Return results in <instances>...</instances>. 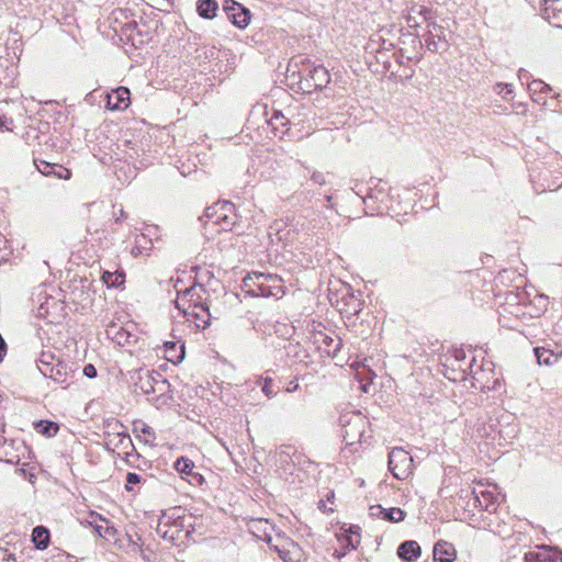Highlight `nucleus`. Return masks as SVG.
Here are the masks:
<instances>
[{"instance_id":"1","label":"nucleus","mask_w":562,"mask_h":562,"mask_svg":"<svg viewBox=\"0 0 562 562\" xmlns=\"http://www.w3.org/2000/svg\"><path fill=\"white\" fill-rule=\"evenodd\" d=\"M194 517L186 514L180 507L164 513L157 526V533L173 544L183 542L194 531Z\"/></svg>"},{"instance_id":"2","label":"nucleus","mask_w":562,"mask_h":562,"mask_svg":"<svg viewBox=\"0 0 562 562\" xmlns=\"http://www.w3.org/2000/svg\"><path fill=\"white\" fill-rule=\"evenodd\" d=\"M241 290L251 296L282 297L284 295L283 280L276 274L254 272L243 280Z\"/></svg>"},{"instance_id":"3","label":"nucleus","mask_w":562,"mask_h":562,"mask_svg":"<svg viewBox=\"0 0 562 562\" xmlns=\"http://www.w3.org/2000/svg\"><path fill=\"white\" fill-rule=\"evenodd\" d=\"M328 300L341 316H357L360 313L359 300L351 293L350 285L340 280L329 282Z\"/></svg>"},{"instance_id":"4","label":"nucleus","mask_w":562,"mask_h":562,"mask_svg":"<svg viewBox=\"0 0 562 562\" xmlns=\"http://www.w3.org/2000/svg\"><path fill=\"white\" fill-rule=\"evenodd\" d=\"M202 292L203 288L196 284L182 292L178 291L175 304L183 316H200V312H206L211 316L207 303L202 300Z\"/></svg>"},{"instance_id":"5","label":"nucleus","mask_w":562,"mask_h":562,"mask_svg":"<svg viewBox=\"0 0 562 562\" xmlns=\"http://www.w3.org/2000/svg\"><path fill=\"white\" fill-rule=\"evenodd\" d=\"M204 217L207 220L206 225L212 224L225 232L232 231L238 220L235 205L229 201L217 202L207 207Z\"/></svg>"},{"instance_id":"6","label":"nucleus","mask_w":562,"mask_h":562,"mask_svg":"<svg viewBox=\"0 0 562 562\" xmlns=\"http://www.w3.org/2000/svg\"><path fill=\"white\" fill-rule=\"evenodd\" d=\"M31 301L33 303L32 312L35 316H66L68 314L65 311L66 306L64 302L49 295L44 284H41L33 290Z\"/></svg>"},{"instance_id":"7","label":"nucleus","mask_w":562,"mask_h":562,"mask_svg":"<svg viewBox=\"0 0 562 562\" xmlns=\"http://www.w3.org/2000/svg\"><path fill=\"white\" fill-rule=\"evenodd\" d=\"M341 437L346 445L361 443L368 426V419L361 414L349 412L340 415Z\"/></svg>"},{"instance_id":"8","label":"nucleus","mask_w":562,"mask_h":562,"mask_svg":"<svg viewBox=\"0 0 562 562\" xmlns=\"http://www.w3.org/2000/svg\"><path fill=\"white\" fill-rule=\"evenodd\" d=\"M389 470L397 480H406L413 473V458L403 448L396 447L389 453Z\"/></svg>"},{"instance_id":"9","label":"nucleus","mask_w":562,"mask_h":562,"mask_svg":"<svg viewBox=\"0 0 562 562\" xmlns=\"http://www.w3.org/2000/svg\"><path fill=\"white\" fill-rule=\"evenodd\" d=\"M269 547L278 553L283 562H300L301 560L302 549L300 546L282 532L276 535Z\"/></svg>"},{"instance_id":"10","label":"nucleus","mask_w":562,"mask_h":562,"mask_svg":"<svg viewBox=\"0 0 562 562\" xmlns=\"http://www.w3.org/2000/svg\"><path fill=\"white\" fill-rule=\"evenodd\" d=\"M330 81L328 70L322 66H312L308 68L307 74L301 80L302 89L311 92L312 90H321L325 88Z\"/></svg>"},{"instance_id":"11","label":"nucleus","mask_w":562,"mask_h":562,"mask_svg":"<svg viewBox=\"0 0 562 562\" xmlns=\"http://www.w3.org/2000/svg\"><path fill=\"white\" fill-rule=\"evenodd\" d=\"M170 387L167 379L161 373L155 370H148L147 374L143 376L139 391L145 395L159 394L164 395Z\"/></svg>"},{"instance_id":"12","label":"nucleus","mask_w":562,"mask_h":562,"mask_svg":"<svg viewBox=\"0 0 562 562\" xmlns=\"http://www.w3.org/2000/svg\"><path fill=\"white\" fill-rule=\"evenodd\" d=\"M428 27L429 30L427 34L424 35L427 49L432 53L446 50L448 48V42L446 40L443 27L438 25L436 22L429 23Z\"/></svg>"},{"instance_id":"13","label":"nucleus","mask_w":562,"mask_h":562,"mask_svg":"<svg viewBox=\"0 0 562 562\" xmlns=\"http://www.w3.org/2000/svg\"><path fill=\"white\" fill-rule=\"evenodd\" d=\"M224 11L227 19L239 29H245L250 22L249 10L234 0L226 1Z\"/></svg>"},{"instance_id":"14","label":"nucleus","mask_w":562,"mask_h":562,"mask_svg":"<svg viewBox=\"0 0 562 562\" xmlns=\"http://www.w3.org/2000/svg\"><path fill=\"white\" fill-rule=\"evenodd\" d=\"M405 19L408 27L411 29H417L422 22H427L428 24L435 22L432 11L427 7L419 4L413 5L408 10Z\"/></svg>"},{"instance_id":"15","label":"nucleus","mask_w":562,"mask_h":562,"mask_svg":"<svg viewBox=\"0 0 562 562\" xmlns=\"http://www.w3.org/2000/svg\"><path fill=\"white\" fill-rule=\"evenodd\" d=\"M130 90L119 87L106 93V108L109 110H125L130 105Z\"/></svg>"},{"instance_id":"16","label":"nucleus","mask_w":562,"mask_h":562,"mask_svg":"<svg viewBox=\"0 0 562 562\" xmlns=\"http://www.w3.org/2000/svg\"><path fill=\"white\" fill-rule=\"evenodd\" d=\"M249 531L258 539L270 544L274 537L271 532L274 530V527L263 518H255L248 522Z\"/></svg>"},{"instance_id":"17","label":"nucleus","mask_w":562,"mask_h":562,"mask_svg":"<svg viewBox=\"0 0 562 562\" xmlns=\"http://www.w3.org/2000/svg\"><path fill=\"white\" fill-rule=\"evenodd\" d=\"M41 373L59 384H68V380L71 376V370L68 364L60 360H57L50 367H44Z\"/></svg>"},{"instance_id":"18","label":"nucleus","mask_w":562,"mask_h":562,"mask_svg":"<svg viewBox=\"0 0 562 562\" xmlns=\"http://www.w3.org/2000/svg\"><path fill=\"white\" fill-rule=\"evenodd\" d=\"M194 467L195 465L193 461L186 457H181L177 459V461L175 462V469L179 473L188 475L190 477L189 482L191 484L202 485L204 482V477L200 473L193 471Z\"/></svg>"},{"instance_id":"19","label":"nucleus","mask_w":562,"mask_h":562,"mask_svg":"<svg viewBox=\"0 0 562 562\" xmlns=\"http://www.w3.org/2000/svg\"><path fill=\"white\" fill-rule=\"evenodd\" d=\"M315 342L319 345V348L324 347V352L335 358L340 350L341 340L337 336H329L325 333H317L314 335Z\"/></svg>"},{"instance_id":"20","label":"nucleus","mask_w":562,"mask_h":562,"mask_svg":"<svg viewBox=\"0 0 562 562\" xmlns=\"http://www.w3.org/2000/svg\"><path fill=\"white\" fill-rule=\"evenodd\" d=\"M326 218L323 216L321 212H311V217L305 216L304 220L297 225H300V231L306 235H315L318 231L325 225Z\"/></svg>"},{"instance_id":"21","label":"nucleus","mask_w":562,"mask_h":562,"mask_svg":"<svg viewBox=\"0 0 562 562\" xmlns=\"http://www.w3.org/2000/svg\"><path fill=\"white\" fill-rule=\"evenodd\" d=\"M432 555L435 562H454L457 558V551L452 543L439 540L434 546Z\"/></svg>"},{"instance_id":"22","label":"nucleus","mask_w":562,"mask_h":562,"mask_svg":"<svg viewBox=\"0 0 562 562\" xmlns=\"http://www.w3.org/2000/svg\"><path fill=\"white\" fill-rule=\"evenodd\" d=\"M37 170L44 176H55L59 179H69L71 172L69 169L58 164H50L44 160L35 161Z\"/></svg>"},{"instance_id":"23","label":"nucleus","mask_w":562,"mask_h":562,"mask_svg":"<svg viewBox=\"0 0 562 562\" xmlns=\"http://www.w3.org/2000/svg\"><path fill=\"white\" fill-rule=\"evenodd\" d=\"M420 546L414 540L402 542L397 548V555L406 562H414L420 557Z\"/></svg>"},{"instance_id":"24","label":"nucleus","mask_w":562,"mask_h":562,"mask_svg":"<svg viewBox=\"0 0 562 562\" xmlns=\"http://www.w3.org/2000/svg\"><path fill=\"white\" fill-rule=\"evenodd\" d=\"M124 327V338H122L121 346H134L138 344L140 338V331L137 328V325L132 319L123 321Z\"/></svg>"},{"instance_id":"25","label":"nucleus","mask_w":562,"mask_h":562,"mask_svg":"<svg viewBox=\"0 0 562 562\" xmlns=\"http://www.w3.org/2000/svg\"><path fill=\"white\" fill-rule=\"evenodd\" d=\"M106 329V336L112 341H114L117 345H122V338H124V327H123V318H115L112 319L109 324L105 325Z\"/></svg>"},{"instance_id":"26","label":"nucleus","mask_w":562,"mask_h":562,"mask_svg":"<svg viewBox=\"0 0 562 562\" xmlns=\"http://www.w3.org/2000/svg\"><path fill=\"white\" fill-rule=\"evenodd\" d=\"M533 352L540 366H552L557 363L561 357V352L555 353L552 350L547 349L544 347H536L533 349Z\"/></svg>"},{"instance_id":"27","label":"nucleus","mask_w":562,"mask_h":562,"mask_svg":"<svg viewBox=\"0 0 562 562\" xmlns=\"http://www.w3.org/2000/svg\"><path fill=\"white\" fill-rule=\"evenodd\" d=\"M50 539L49 530L44 526H36L32 531V541L36 549L44 550L48 547Z\"/></svg>"},{"instance_id":"28","label":"nucleus","mask_w":562,"mask_h":562,"mask_svg":"<svg viewBox=\"0 0 562 562\" xmlns=\"http://www.w3.org/2000/svg\"><path fill=\"white\" fill-rule=\"evenodd\" d=\"M218 9L215 0H199L196 3V11L203 19H213L216 15Z\"/></svg>"},{"instance_id":"29","label":"nucleus","mask_w":562,"mask_h":562,"mask_svg":"<svg viewBox=\"0 0 562 562\" xmlns=\"http://www.w3.org/2000/svg\"><path fill=\"white\" fill-rule=\"evenodd\" d=\"M475 503L486 512L494 513L496 510V498L490 491H482L480 495L476 494Z\"/></svg>"},{"instance_id":"30","label":"nucleus","mask_w":562,"mask_h":562,"mask_svg":"<svg viewBox=\"0 0 562 562\" xmlns=\"http://www.w3.org/2000/svg\"><path fill=\"white\" fill-rule=\"evenodd\" d=\"M102 281L109 288H117L124 283L125 273L122 270L121 271L117 270L115 272L104 271L102 274Z\"/></svg>"},{"instance_id":"31","label":"nucleus","mask_w":562,"mask_h":562,"mask_svg":"<svg viewBox=\"0 0 562 562\" xmlns=\"http://www.w3.org/2000/svg\"><path fill=\"white\" fill-rule=\"evenodd\" d=\"M35 430L38 434L49 438L54 437L58 432L59 426L55 422L40 420L38 423L35 424Z\"/></svg>"},{"instance_id":"32","label":"nucleus","mask_w":562,"mask_h":562,"mask_svg":"<svg viewBox=\"0 0 562 562\" xmlns=\"http://www.w3.org/2000/svg\"><path fill=\"white\" fill-rule=\"evenodd\" d=\"M406 513L398 507L384 508L383 520L389 522H401L405 519Z\"/></svg>"},{"instance_id":"33","label":"nucleus","mask_w":562,"mask_h":562,"mask_svg":"<svg viewBox=\"0 0 562 562\" xmlns=\"http://www.w3.org/2000/svg\"><path fill=\"white\" fill-rule=\"evenodd\" d=\"M361 541L360 527L351 526L346 536V547L356 550Z\"/></svg>"},{"instance_id":"34","label":"nucleus","mask_w":562,"mask_h":562,"mask_svg":"<svg viewBox=\"0 0 562 562\" xmlns=\"http://www.w3.org/2000/svg\"><path fill=\"white\" fill-rule=\"evenodd\" d=\"M528 89L532 95L542 93L547 94L552 90V88L548 83L543 82L540 79L528 82Z\"/></svg>"},{"instance_id":"35","label":"nucleus","mask_w":562,"mask_h":562,"mask_svg":"<svg viewBox=\"0 0 562 562\" xmlns=\"http://www.w3.org/2000/svg\"><path fill=\"white\" fill-rule=\"evenodd\" d=\"M147 371L148 370L145 369L130 370L127 372V381L132 383L136 390H138L140 383L143 382V376L147 374Z\"/></svg>"},{"instance_id":"36","label":"nucleus","mask_w":562,"mask_h":562,"mask_svg":"<svg viewBox=\"0 0 562 562\" xmlns=\"http://www.w3.org/2000/svg\"><path fill=\"white\" fill-rule=\"evenodd\" d=\"M276 327V334L283 338H291L295 331L294 325L278 322Z\"/></svg>"},{"instance_id":"37","label":"nucleus","mask_w":562,"mask_h":562,"mask_svg":"<svg viewBox=\"0 0 562 562\" xmlns=\"http://www.w3.org/2000/svg\"><path fill=\"white\" fill-rule=\"evenodd\" d=\"M150 250L149 246L142 244V238L136 237L135 238V246L131 249V254L133 257L137 258L144 254H147V251Z\"/></svg>"},{"instance_id":"38","label":"nucleus","mask_w":562,"mask_h":562,"mask_svg":"<svg viewBox=\"0 0 562 562\" xmlns=\"http://www.w3.org/2000/svg\"><path fill=\"white\" fill-rule=\"evenodd\" d=\"M55 357L52 352H43L41 358L37 361V368L42 372L44 367H50L54 364Z\"/></svg>"},{"instance_id":"39","label":"nucleus","mask_w":562,"mask_h":562,"mask_svg":"<svg viewBox=\"0 0 562 562\" xmlns=\"http://www.w3.org/2000/svg\"><path fill=\"white\" fill-rule=\"evenodd\" d=\"M188 321V327L189 328H195V330H199V329H206L210 325H211V318H194V321H190L189 318H187Z\"/></svg>"},{"instance_id":"40","label":"nucleus","mask_w":562,"mask_h":562,"mask_svg":"<svg viewBox=\"0 0 562 562\" xmlns=\"http://www.w3.org/2000/svg\"><path fill=\"white\" fill-rule=\"evenodd\" d=\"M142 476L134 472H128L126 475V484L125 488L126 491L131 492L133 491V485L140 483Z\"/></svg>"},{"instance_id":"41","label":"nucleus","mask_w":562,"mask_h":562,"mask_svg":"<svg viewBox=\"0 0 562 562\" xmlns=\"http://www.w3.org/2000/svg\"><path fill=\"white\" fill-rule=\"evenodd\" d=\"M12 255V250L9 247L8 240L5 239L4 246H0V266L8 262Z\"/></svg>"},{"instance_id":"42","label":"nucleus","mask_w":562,"mask_h":562,"mask_svg":"<svg viewBox=\"0 0 562 562\" xmlns=\"http://www.w3.org/2000/svg\"><path fill=\"white\" fill-rule=\"evenodd\" d=\"M117 436H119V443H117V446H121L123 449H127L130 447L132 449H134L133 442H132V439H131L130 435L119 432Z\"/></svg>"},{"instance_id":"43","label":"nucleus","mask_w":562,"mask_h":562,"mask_svg":"<svg viewBox=\"0 0 562 562\" xmlns=\"http://www.w3.org/2000/svg\"><path fill=\"white\" fill-rule=\"evenodd\" d=\"M146 231H147V233H143L138 237L142 238L143 245L149 246L151 248L153 241H151V239H147V237L150 236L151 234H154V232L157 231V227H154V226L147 227Z\"/></svg>"},{"instance_id":"44","label":"nucleus","mask_w":562,"mask_h":562,"mask_svg":"<svg viewBox=\"0 0 562 562\" xmlns=\"http://www.w3.org/2000/svg\"><path fill=\"white\" fill-rule=\"evenodd\" d=\"M272 380L271 379H265V383L261 387L262 392L268 396V397H272L273 395H276V391L273 390L272 387Z\"/></svg>"},{"instance_id":"45","label":"nucleus","mask_w":562,"mask_h":562,"mask_svg":"<svg viewBox=\"0 0 562 562\" xmlns=\"http://www.w3.org/2000/svg\"><path fill=\"white\" fill-rule=\"evenodd\" d=\"M383 513H384V507H382L381 505H372L369 508V514L373 518L382 519Z\"/></svg>"},{"instance_id":"46","label":"nucleus","mask_w":562,"mask_h":562,"mask_svg":"<svg viewBox=\"0 0 562 562\" xmlns=\"http://www.w3.org/2000/svg\"><path fill=\"white\" fill-rule=\"evenodd\" d=\"M0 562H16V560L7 549L0 548Z\"/></svg>"},{"instance_id":"47","label":"nucleus","mask_w":562,"mask_h":562,"mask_svg":"<svg viewBox=\"0 0 562 562\" xmlns=\"http://www.w3.org/2000/svg\"><path fill=\"white\" fill-rule=\"evenodd\" d=\"M311 180L318 186H324L326 183L325 175L319 171H314L311 176Z\"/></svg>"},{"instance_id":"48","label":"nucleus","mask_w":562,"mask_h":562,"mask_svg":"<svg viewBox=\"0 0 562 562\" xmlns=\"http://www.w3.org/2000/svg\"><path fill=\"white\" fill-rule=\"evenodd\" d=\"M83 374L89 378V379H92V378H95L97 376V369L93 364H86L85 368H83Z\"/></svg>"},{"instance_id":"49","label":"nucleus","mask_w":562,"mask_h":562,"mask_svg":"<svg viewBox=\"0 0 562 562\" xmlns=\"http://www.w3.org/2000/svg\"><path fill=\"white\" fill-rule=\"evenodd\" d=\"M286 120L285 117L281 114V113H277L274 114L271 119H270V123L271 124H277V123H280L281 125H285L286 124Z\"/></svg>"},{"instance_id":"50","label":"nucleus","mask_w":562,"mask_h":562,"mask_svg":"<svg viewBox=\"0 0 562 562\" xmlns=\"http://www.w3.org/2000/svg\"><path fill=\"white\" fill-rule=\"evenodd\" d=\"M139 430L149 438L155 439V432L148 425L142 423V427L139 428Z\"/></svg>"},{"instance_id":"51","label":"nucleus","mask_w":562,"mask_h":562,"mask_svg":"<svg viewBox=\"0 0 562 562\" xmlns=\"http://www.w3.org/2000/svg\"><path fill=\"white\" fill-rule=\"evenodd\" d=\"M299 389V383L296 381H291L286 387L288 392H295Z\"/></svg>"},{"instance_id":"52","label":"nucleus","mask_w":562,"mask_h":562,"mask_svg":"<svg viewBox=\"0 0 562 562\" xmlns=\"http://www.w3.org/2000/svg\"><path fill=\"white\" fill-rule=\"evenodd\" d=\"M518 77L520 81L528 80L529 74L527 70L520 69L518 72Z\"/></svg>"},{"instance_id":"53","label":"nucleus","mask_w":562,"mask_h":562,"mask_svg":"<svg viewBox=\"0 0 562 562\" xmlns=\"http://www.w3.org/2000/svg\"><path fill=\"white\" fill-rule=\"evenodd\" d=\"M454 358H456L457 360H459V361H460V360H463V359L465 358V353H464V351H463V350H461V349L456 350V351H454Z\"/></svg>"},{"instance_id":"54","label":"nucleus","mask_w":562,"mask_h":562,"mask_svg":"<svg viewBox=\"0 0 562 562\" xmlns=\"http://www.w3.org/2000/svg\"><path fill=\"white\" fill-rule=\"evenodd\" d=\"M505 88H506V93H505L504 98H507V94L513 93L512 85H505Z\"/></svg>"},{"instance_id":"55","label":"nucleus","mask_w":562,"mask_h":562,"mask_svg":"<svg viewBox=\"0 0 562 562\" xmlns=\"http://www.w3.org/2000/svg\"><path fill=\"white\" fill-rule=\"evenodd\" d=\"M165 346H166L167 349H169V348L172 349V348H175L176 344L172 342V341H169V342H166Z\"/></svg>"},{"instance_id":"56","label":"nucleus","mask_w":562,"mask_h":562,"mask_svg":"<svg viewBox=\"0 0 562 562\" xmlns=\"http://www.w3.org/2000/svg\"><path fill=\"white\" fill-rule=\"evenodd\" d=\"M5 239L7 238L2 234H0V246H4Z\"/></svg>"},{"instance_id":"57","label":"nucleus","mask_w":562,"mask_h":562,"mask_svg":"<svg viewBox=\"0 0 562 562\" xmlns=\"http://www.w3.org/2000/svg\"><path fill=\"white\" fill-rule=\"evenodd\" d=\"M326 200L329 202L331 200V195H326Z\"/></svg>"},{"instance_id":"58","label":"nucleus","mask_w":562,"mask_h":562,"mask_svg":"<svg viewBox=\"0 0 562 562\" xmlns=\"http://www.w3.org/2000/svg\"><path fill=\"white\" fill-rule=\"evenodd\" d=\"M369 373L374 376L375 374L372 372V370H369Z\"/></svg>"}]
</instances>
